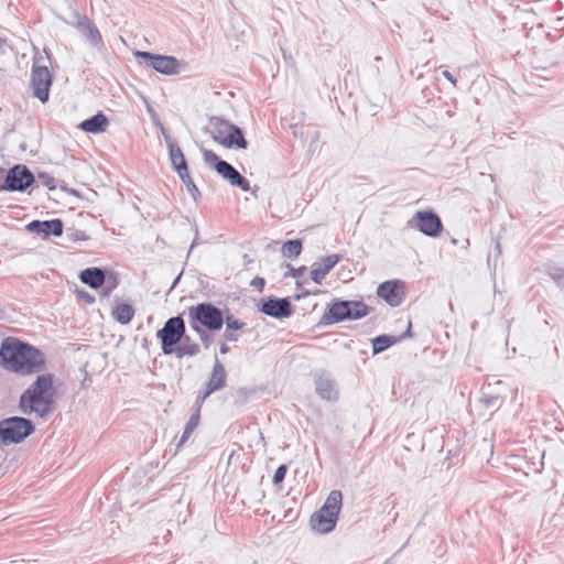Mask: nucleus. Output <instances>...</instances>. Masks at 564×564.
<instances>
[{
  "label": "nucleus",
  "instance_id": "obj_41",
  "mask_svg": "<svg viewBox=\"0 0 564 564\" xmlns=\"http://www.w3.org/2000/svg\"><path fill=\"white\" fill-rule=\"evenodd\" d=\"M305 270H306L305 267H301L299 269L293 270V276H295V278L302 276L304 274Z\"/></svg>",
  "mask_w": 564,
  "mask_h": 564
},
{
  "label": "nucleus",
  "instance_id": "obj_2",
  "mask_svg": "<svg viewBox=\"0 0 564 564\" xmlns=\"http://www.w3.org/2000/svg\"><path fill=\"white\" fill-rule=\"evenodd\" d=\"M54 398L53 376L43 373L20 395L19 409L23 414L44 419L53 411Z\"/></svg>",
  "mask_w": 564,
  "mask_h": 564
},
{
  "label": "nucleus",
  "instance_id": "obj_19",
  "mask_svg": "<svg viewBox=\"0 0 564 564\" xmlns=\"http://www.w3.org/2000/svg\"><path fill=\"white\" fill-rule=\"evenodd\" d=\"M316 393L326 401H336L338 399V390L335 381L328 375H319L315 380Z\"/></svg>",
  "mask_w": 564,
  "mask_h": 564
},
{
  "label": "nucleus",
  "instance_id": "obj_32",
  "mask_svg": "<svg viewBox=\"0 0 564 564\" xmlns=\"http://www.w3.org/2000/svg\"><path fill=\"white\" fill-rule=\"evenodd\" d=\"M39 182H41V184L46 186L48 189H54L56 187L55 178L45 173L39 174Z\"/></svg>",
  "mask_w": 564,
  "mask_h": 564
},
{
  "label": "nucleus",
  "instance_id": "obj_24",
  "mask_svg": "<svg viewBox=\"0 0 564 564\" xmlns=\"http://www.w3.org/2000/svg\"><path fill=\"white\" fill-rule=\"evenodd\" d=\"M113 318L122 325L129 324L133 316L134 310L130 304H118L112 310Z\"/></svg>",
  "mask_w": 564,
  "mask_h": 564
},
{
  "label": "nucleus",
  "instance_id": "obj_45",
  "mask_svg": "<svg viewBox=\"0 0 564 564\" xmlns=\"http://www.w3.org/2000/svg\"><path fill=\"white\" fill-rule=\"evenodd\" d=\"M3 45H6V43L2 40H0V47Z\"/></svg>",
  "mask_w": 564,
  "mask_h": 564
},
{
  "label": "nucleus",
  "instance_id": "obj_6",
  "mask_svg": "<svg viewBox=\"0 0 564 564\" xmlns=\"http://www.w3.org/2000/svg\"><path fill=\"white\" fill-rule=\"evenodd\" d=\"M368 314V306L359 301H338L325 311L323 321L326 324L345 319H359Z\"/></svg>",
  "mask_w": 564,
  "mask_h": 564
},
{
  "label": "nucleus",
  "instance_id": "obj_28",
  "mask_svg": "<svg viewBox=\"0 0 564 564\" xmlns=\"http://www.w3.org/2000/svg\"><path fill=\"white\" fill-rule=\"evenodd\" d=\"M302 251V242L299 239L288 240L282 246V253L289 259H294L300 256Z\"/></svg>",
  "mask_w": 564,
  "mask_h": 564
},
{
  "label": "nucleus",
  "instance_id": "obj_16",
  "mask_svg": "<svg viewBox=\"0 0 564 564\" xmlns=\"http://www.w3.org/2000/svg\"><path fill=\"white\" fill-rule=\"evenodd\" d=\"M216 171L231 185L239 187L243 192L250 189L249 181L243 177L231 164L226 161H219L216 163Z\"/></svg>",
  "mask_w": 564,
  "mask_h": 564
},
{
  "label": "nucleus",
  "instance_id": "obj_13",
  "mask_svg": "<svg viewBox=\"0 0 564 564\" xmlns=\"http://www.w3.org/2000/svg\"><path fill=\"white\" fill-rule=\"evenodd\" d=\"M51 85L52 77L47 67L34 64L31 74V87L34 97L39 98L42 102H46L48 100Z\"/></svg>",
  "mask_w": 564,
  "mask_h": 564
},
{
  "label": "nucleus",
  "instance_id": "obj_22",
  "mask_svg": "<svg viewBox=\"0 0 564 564\" xmlns=\"http://www.w3.org/2000/svg\"><path fill=\"white\" fill-rule=\"evenodd\" d=\"M105 272L100 268H87L79 274V279L84 284L91 289H98L105 283Z\"/></svg>",
  "mask_w": 564,
  "mask_h": 564
},
{
  "label": "nucleus",
  "instance_id": "obj_8",
  "mask_svg": "<svg viewBox=\"0 0 564 564\" xmlns=\"http://www.w3.org/2000/svg\"><path fill=\"white\" fill-rule=\"evenodd\" d=\"M185 334V323L182 316L169 318L163 328L158 330L156 337L161 340V348L164 355L174 351L173 347L181 341Z\"/></svg>",
  "mask_w": 564,
  "mask_h": 564
},
{
  "label": "nucleus",
  "instance_id": "obj_36",
  "mask_svg": "<svg viewBox=\"0 0 564 564\" xmlns=\"http://www.w3.org/2000/svg\"><path fill=\"white\" fill-rule=\"evenodd\" d=\"M265 284V281L261 276H256L251 280L250 285L258 289L259 291H262L263 286Z\"/></svg>",
  "mask_w": 564,
  "mask_h": 564
},
{
  "label": "nucleus",
  "instance_id": "obj_23",
  "mask_svg": "<svg viewBox=\"0 0 564 564\" xmlns=\"http://www.w3.org/2000/svg\"><path fill=\"white\" fill-rule=\"evenodd\" d=\"M167 148L170 151V159L173 167L176 172H184L187 169V162L180 147H177L174 142L167 140Z\"/></svg>",
  "mask_w": 564,
  "mask_h": 564
},
{
  "label": "nucleus",
  "instance_id": "obj_43",
  "mask_svg": "<svg viewBox=\"0 0 564 564\" xmlns=\"http://www.w3.org/2000/svg\"><path fill=\"white\" fill-rule=\"evenodd\" d=\"M85 301H86L87 303H93V302H94V297H93L91 295L87 294V295L85 296Z\"/></svg>",
  "mask_w": 564,
  "mask_h": 564
},
{
  "label": "nucleus",
  "instance_id": "obj_38",
  "mask_svg": "<svg viewBox=\"0 0 564 564\" xmlns=\"http://www.w3.org/2000/svg\"><path fill=\"white\" fill-rule=\"evenodd\" d=\"M442 75L453 85V86H456V78L448 72V70H443Z\"/></svg>",
  "mask_w": 564,
  "mask_h": 564
},
{
  "label": "nucleus",
  "instance_id": "obj_15",
  "mask_svg": "<svg viewBox=\"0 0 564 564\" xmlns=\"http://www.w3.org/2000/svg\"><path fill=\"white\" fill-rule=\"evenodd\" d=\"M260 311L274 318H284L292 315V306L288 299L272 297L263 300Z\"/></svg>",
  "mask_w": 564,
  "mask_h": 564
},
{
  "label": "nucleus",
  "instance_id": "obj_17",
  "mask_svg": "<svg viewBox=\"0 0 564 564\" xmlns=\"http://www.w3.org/2000/svg\"><path fill=\"white\" fill-rule=\"evenodd\" d=\"M26 229L31 232L42 235L44 238L51 235L58 237L63 234V221L57 218L44 221L33 220L26 226Z\"/></svg>",
  "mask_w": 564,
  "mask_h": 564
},
{
  "label": "nucleus",
  "instance_id": "obj_37",
  "mask_svg": "<svg viewBox=\"0 0 564 564\" xmlns=\"http://www.w3.org/2000/svg\"><path fill=\"white\" fill-rule=\"evenodd\" d=\"M224 338L228 341H236L238 336L231 332V329H226L224 333Z\"/></svg>",
  "mask_w": 564,
  "mask_h": 564
},
{
  "label": "nucleus",
  "instance_id": "obj_3",
  "mask_svg": "<svg viewBox=\"0 0 564 564\" xmlns=\"http://www.w3.org/2000/svg\"><path fill=\"white\" fill-rule=\"evenodd\" d=\"M343 505V495L339 490H332L322 508L311 517L310 524L318 533H328L336 527L338 514Z\"/></svg>",
  "mask_w": 564,
  "mask_h": 564
},
{
  "label": "nucleus",
  "instance_id": "obj_33",
  "mask_svg": "<svg viewBox=\"0 0 564 564\" xmlns=\"http://www.w3.org/2000/svg\"><path fill=\"white\" fill-rule=\"evenodd\" d=\"M204 161L209 164L214 165L216 167V163L220 160L218 159L217 154L213 152L212 150H204L203 151Z\"/></svg>",
  "mask_w": 564,
  "mask_h": 564
},
{
  "label": "nucleus",
  "instance_id": "obj_9",
  "mask_svg": "<svg viewBox=\"0 0 564 564\" xmlns=\"http://www.w3.org/2000/svg\"><path fill=\"white\" fill-rule=\"evenodd\" d=\"M134 55L148 62L149 66L161 74L176 75L181 72L180 61L174 56L152 54L145 51H137Z\"/></svg>",
  "mask_w": 564,
  "mask_h": 564
},
{
  "label": "nucleus",
  "instance_id": "obj_4",
  "mask_svg": "<svg viewBox=\"0 0 564 564\" xmlns=\"http://www.w3.org/2000/svg\"><path fill=\"white\" fill-rule=\"evenodd\" d=\"M206 132L210 134L214 141L227 149H246L248 145L242 130L219 117L209 118Z\"/></svg>",
  "mask_w": 564,
  "mask_h": 564
},
{
  "label": "nucleus",
  "instance_id": "obj_7",
  "mask_svg": "<svg viewBox=\"0 0 564 564\" xmlns=\"http://www.w3.org/2000/svg\"><path fill=\"white\" fill-rule=\"evenodd\" d=\"M188 317L191 325L204 326L209 330H218L224 324L221 311L212 303H199L189 307Z\"/></svg>",
  "mask_w": 564,
  "mask_h": 564
},
{
  "label": "nucleus",
  "instance_id": "obj_39",
  "mask_svg": "<svg viewBox=\"0 0 564 564\" xmlns=\"http://www.w3.org/2000/svg\"><path fill=\"white\" fill-rule=\"evenodd\" d=\"M6 171L0 169V191H8L7 185L4 184Z\"/></svg>",
  "mask_w": 564,
  "mask_h": 564
},
{
  "label": "nucleus",
  "instance_id": "obj_35",
  "mask_svg": "<svg viewBox=\"0 0 564 564\" xmlns=\"http://www.w3.org/2000/svg\"><path fill=\"white\" fill-rule=\"evenodd\" d=\"M191 327L198 334L199 338L204 341V343H207L208 339H209V336L208 334L206 333V330H204L199 325H191Z\"/></svg>",
  "mask_w": 564,
  "mask_h": 564
},
{
  "label": "nucleus",
  "instance_id": "obj_42",
  "mask_svg": "<svg viewBox=\"0 0 564 564\" xmlns=\"http://www.w3.org/2000/svg\"><path fill=\"white\" fill-rule=\"evenodd\" d=\"M220 354L225 355L229 351V347L226 344L220 345Z\"/></svg>",
  "mask_w": 564,
  "mask_h": 564
},
{
  "label": "nucleus",
  "instance_id": "obj_40",
  "mask_svg": "<svg viewBox=\"0 0 564 564\" xmlns=\"http://www.w3.org/2000/svg\"><path fill=\"white\" fill-rule=\"evenodd\" d=\"M115 288H116L115 282H112L111 284L105 285V288L102 290L104 295H108Z\"/></svg>",
  "mask_w": 564,
  "mask_h": 564
},
{
  "label": "nucleus",
  "instance_id": "obj_26",
  "mask_svg": "<svg viewBox=\"0 0 564 564\" xmlns=\"http://www.w3.org/2000/svg\"><path fill=\"white\" fill-rule=\"evenodd\" d=\"M199 410H200V406L197 405L195 413H193L191 415L189 420L187 421V423L185 425V429H184L181 440L177 444V447L182 446L188 440V437L192 435L194 430L197 427V425L199 423Z\"/></svg>",
  "mask_w": 564,
  "mask_h": 564
},
{
  "label": "nucleus",
  "instance_id": "obj_31",
  "mask_svg": "<svg viewBox=\"0 0 564 564\" xmlns=\"http://www.w3.org/2000/svg\"><path fill=\"white\" fill-rule=\"evenodd\" d=\"M224 322L226 323L227 328L231 330H238L245 326L243 322L235 318L231 314L224 317Z\"/></svg>",
  "mask_w": 564,
  "mask_h": 564
},
{
  "label": "nucleus",
  "instance_id": "obj_25",
  "mask_svg": "<svg viewBox=\"0 0 564 564\" xmlns=\"http://www.w3.org/2000/svg\"><path fill=\"white\" fill-rule=\"evenodd\" d=\"M175 355L177 358H183L184 356H196L199 354L200 348L198 344L191 343L189 337H185L182 345H180L175 350Z\"/></svg>",
  "mask_w": 564,
  "mask_h": 564
},
{
  "label": "nucleus",
  "instance_id": "obj_34",
  "mask_svg": "<svg viewBox=\"0 0 564 564\" xmlns=\"http://www.w3.org/2000/svg\"><path fill=\"white\" fill-rule=\"evenodd\" d=\"M285 474H286V466L285 465H281L276 468L274 475H273V482L275 485L280 484L283 481V479L285 478Z\"/></svg>",
  "mask_w": 564,
  "mask_h": 564
},
{
  "label": "nucleus",
  "instance_id": "obj_21",
  "mask_svg": "<svg viewBox=\"0 0 564 564\" xmlns=\"http://www.w3.org/2000/svg\"><path fill=\"white\" fill-rule=\"evenodd\" d=\"M108 124V118L102 112H98L82 121L79 128L89 133H101L107 129Z\"/></svg>",
  "mask_w": 564,
  "mask_h": 564
},
{
  "label": "nucleus",
  "instance_id": "obj_5",
  "mask_svg": "<svg viewBox=\"0 0 564 564\" xmlns=\"http://www.w3.org/2000/svg\"><path fill=\"white\" fill-rule=\"evenodd\" d=\"M31 420L11 416L0 421V443L2 445L19 444L34 432Z\"/></svg>",
  "mask_w": 564,
  "mask_h": 564
},
{
  "label": "nucleus",
  "instance_id": "obj_12",
  "mask_svg": "<svg viewBox=\"0 0 564 564\" xmlns=\"http://www.w3.org/2000/svg\"><path fill=\"white\" fill-rule=\"evenodd\" d=\"M34 182V175L25 166L18 164L6 172L4 184L9 192H23Z\"/></svg>",
  "mask_w": 564,
  "mask_h": 564
},
{
  "label": "nucleus",
  "instance_id": "obj_11",
  "mask_svg": "<svg viewBox=\"0 0 564 564\" xmlns=\"http://www.w3.org/2000/svg\"><path fill=\"white\" fill-rule=\"evenodd\" d=\"M227 372L220 360L215 357L212 375L203 391H199L196 404L202 406L204 401L214 392L221 390L226 386Z\"/></svg>",
  "mask_w": 564,
  "mask_h": 564
},
{
  "label": "nucleus",
  "instance_id": "obj_20",
  "mask_svg": "<svg viewBox=\"0 0 564 564\" xmlns=\"http://www.w3.org/2000/svg\"><path fill=\"white\" fill-rule=\"evenodd\" d=\"M340 258L338 254H329L322 258V263H314L311 278L316 284H321L328 272L339 262Z\"/></svg>",
  "mask_w": 564,
  "mask_h": 564
},
{
  "label": "nucleus",
  "instance_id": "obj_18",
  "mask_svg": "<svg viewBox=\"0 0 564 564\" xmlns=\"http://www.w3.org/2000/svg\"><path fill=\"white\" fill-rule=\"evenodd\" d=\"M76 29L93 46H98L102 43L99 30L88 17L78 15Z\"/></svg>",
  "mask_w": 564,
  "mask_h": 564
},
{
  "label": "nucleus",
  "instance_id": "obj_29",
  "mask_svg": "<svg viewBox=\"0 0 564 564\" xmlns=\"http://www.w3.org/2000/svg\"><path fill=\"white\" fill-rule=\"evenodd\" d=\"M177 174L181 177L182 182L185 184L191 196L194 198V200H196L197 196L199 195V191L189 175L188 167L186 169L185 173L182 171L177 172Z\"/></svg>",
  "mask_w": 564,
  "mask_h": 564
},
{
  "label": "nucleus",
  "instance_id": "obj_10",
  "mask_svg": "<svg viewBox=\"0 0 564 564\" xmlns=\"http://www.w3.org/2000/svg\"><path fill=\"white\" fill-rule=\"evenodd\" d=\"M408 226L429 237H437L443 230L440 217L430 210L416 212L408 221Z\"/></svg>",
  "mask_w": 564,
  "mask_h": 564
},
{
  "label": "nucleus",
  "instance_id": "obj_14",
  "mask_svg": "<svg viewBox=\"0 0 564 564\" xmlns=\"http://www.w3.org/2000/svg\"><path fill=\"white\" fill-rule=\"evenodd\" d=\"M377 295L390 306H399L405 299L404 282L399 280L386 281L378 286Z\"/></svg>",
  "mask_w": 564,
  "mask_h": 564
},
{
  "label": "nucleus",
  "instance_id": "obj_30",
  "mask_svg": "<svg viewBox=\"0 0 564 564\" xmlns=\"http://www.w3.org/2000/svg\"><path fill=\"white\" fill-rule=\"evenodd\" d=\"M549 274L558 285H564V268L552 265L549 268Z\"/></svg>",
  "mask_w": 564,
  "mask_h": 564
},
{
  "label": "nucleus",
  "instance_id": "obj_1",
  "mask_svg": "<svg viewBox=\"0 0 564 564\" xmlns=\"http://www.w3.org/2000/svg\"><path fill=\"white\" fill-rule=\"evenodd\" d=\"M0 365L8 371L28 376L44 370L45 356L30 344L7 337L0 345Z\"/></svg>",
  "mask_w": 564,
  "mask_h": 564
},
{
  "label": "nucleus",
  "instance_id": "obj_27",
  "mask_svg": "<svg viewBox=\"0 0 564 564\" xmlns=\"http://www.w3.org/2000/svg\"><path fill=\"white\" fill-rule=\"evenodd\" d=\"M398 339L389 335H380L372 339V352L373 355L380 354L390 346L394 345Z\"/></svg>",
  "mask_w": 564,
  "mask_h": 564
},
{
  "label": "nucleus",
  "instance_id": "obj_44",
  "mask_svg": "<svg viewBox=\"0 0 564 564\" xmlns=\"http://www.w3.org/2000/svg\"><path fill=\"white\" fill-rule=\"evenodd\" d=\"M180 278H181V274L175 279L173 286L178 282Z\"/></svg>",
  "mask_w": 564,
  "mask_h": 564
}]
</instances>
